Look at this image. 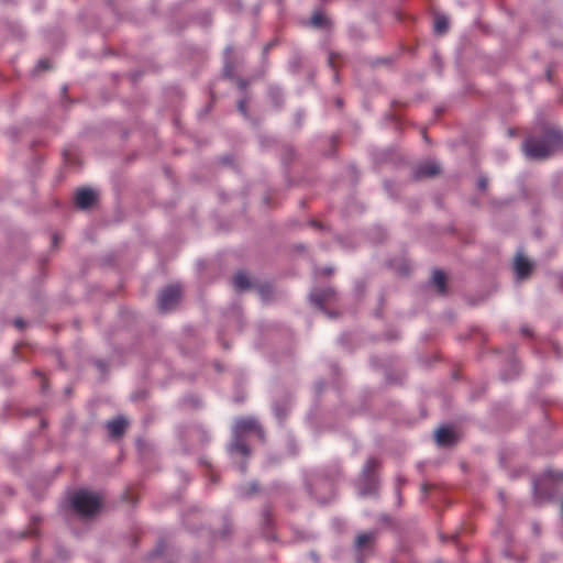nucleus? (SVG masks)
Here are the masks:
<instances>
[{"mask_svg":"<svg viewBox=\"0 0 563 563\" xmlns=\"http://www.w3.org/2000/svg\"><path fill=\"white\" fill-rule=\"evenodd\" d=\"M239 109H240V111H241L242 113H245V102H244V101H241V102L239 103Z\"/></svg>","mask_w":563,"mask_h":563,"instance_id":"obj_20","label":"nucleus"},{"mask_svg":"<svg viewBox=\"0 0 563 563\" xmlns=\"http://www.w3.org/2000/svg\"><path fill=\"white\" fill-rule=\"evenodd\" d=\"M532 269L531 263L521 253L515 258V272L518 279L527 278Z\"/></svg>","mask_w":563,"mask_h":563,"instance_id":"obj_8","label":"nucleus"},{"mask_svg":"<svg viewBox=\"0 0 563 563\" xmlns=\"http://www.w3.org/2000/svg\"><path fill=\"white\" fill-rule=\"evenodd\" d=\"M310 23L311 25L316 26V27H322L325 25L327 23V19L325 16L320 13V12H316L311 19H310Z\"/></svg>","mask_w":563,"mask_h":563,"instance_id":"obj_16","label":"nucleus"},{"mask_svg":"<svg viewBox=\"0 0 563 563\" xmlns=\"http://www.w3.org/2000/svg\"><path fill=\"white\" fill-rule=\"evenodd\" d=\"M310 298H311V300H312L317 306L321 307V306H322L323 300H325V298H327V295L324 294V295H322V296H321V295H318V294H314V292H313V294H311V295H310Z\"/></svg>","mask_w":563,"mask_h":563,"instance_id":"obj_17","label":"nucleus"},{"mask_svg":"<svg viewBox=\"0 0 563 563\" xmlns=\"http://www.w3.org/2000/svg\"><path fill=\"white\" fill-rule=\"evenodd\" d=\"M523 151L530 159H543L551 154L552 146L548 140L529 139L523 144Z\"/></svg>","mask_w":563,"mask_h":563,"instance_id":"obj_2","label":"nucleus"},{"mask_svg":"<svg viewBox=\"0 0 563 563\" xmlns=\"http://www.w3.org/2000/svg\"><path fill=\"white\" fill-rule=\"evenodd\" d=\"M38 67H41V68H43V69L48 68L47 62H46V60H41V62L38 63Z\"/></svg>","mask_w":563,"mask_h":563,"instance_id":"obj_19","label":"nucleus"},{"mask_svg":"<svg viewBox=\"0 0 563 563\" xmlns=\"http://www.w3.org/2000/svg\"><path fill=\"white\" fill-rule=\"evenodd\" d=\"M233 286L236 290H244L246 288L250 287V282H249V278L245 274L243 273H238L234 277H233Z\"/></svg>","mask_w":563,"mask_h":563,"instance_id":"obj_12","label":"nucleus"},{"mask_svg":"<svg viewBox=\"0 0 563 563\" xmlns=\"http://www.w3.org/2000/svg\"><path fill=\"white\" fill-rule=\"evenodd\" d=\"M96 198V191L86 188L79 189L75 195L76 206L80 209H86L95 202Z\"/></svg>","mask_w":563,"mask_h":563,"instance_id":"obj_6","label":"nucleus"},{"mask_svg":"<svg viewBox=\"0 0 563 563\" xmlns=\"http://www.w3.org/2000/svg\"><path fill=\"white\" fill-rule=\"evenodd\" d=\"M478 186H479L481 189L484 190L486 188V186H487L486 180L485 179H479L478 180Z\"/></svg>","mask_w":563,"mask_h":563,"instance_id":"obj_18","label":"nucleus"},{"mask_svg":"<svg viewBox=\"0 0 563 563\" xmlns=\"http://www.w3.org/2000/svg\"><path fill=\"white\" fill-rule=\"evenodd\" d=\"M435 441L440 446L451 445L455 442V433L451 428H439L435 432Z\"/></svg>","mask_w":563,"mask_h":563,"instance_id":"obj_9","label":"nucleus"},{"mask_svg":"<svg viewBox=\"0 0 563 563\" xmlns=\"http://www.w3.org/2000/svg\"><path fill=\"white\" fill-rule=\"evenodd\" d=\"M374 539L375 533L373 531L360 533L355 540L356 549L360 551L365 550L367 545L372 544Z\"/></svg>","mask_w":563,"mask_h":563,"instance_id":"obj_11","label":"nucleus"},{"mask_svg":"<svg viewBox=\"0 0 563 563\" xmlns=\"http://www.w3.org/2000/svg\"><path fill=\"white\" fill-rule=\"evenodd\" d=\"M234 435H243L246 433L254 432L260 439H263V430L257 421L253 418H243L235 421Z\"/></svg>","mask_w":563,"mask_h":563,"instance_id":"obj_5","label":"nucleus"},{"mask_svg":"<svg viewBox=\"0 0 563 563\" xmlns=\"http://www.w3.org/2000/svg\"><path fill=\"white\" fill-rule=\"evenodd\" d=\"M241 435H235L234 442L231 444V451L232 452H239L243 455L250 454V449L247 445L240 439Z\"/></svg>","mask_w":563,"mask_h":563,"instance_id":"obj_13","label":"nucleus"},{"mask_svg":"<svg viewBox=\"0 0 563 563\" xmlns=\"http://www.w3.org/2000/svg\"><path fill=\"white\" fill-rule=\"evenodd\" d=\"M241 470H242V472H245V466H244V465H242V466H241Z\"/></svg>","mask_w":563,"mask_h":563,"instance_id":"obj_21","label":"nucleus"},{"mask_svg":"<svg viewBox=\"0 0 563 563\" xmlns=\"http://www.w3.org/2000/svg\"><path fill=\"white\" fill-rule=\"evenodd\" d=\"M70 503L80 516L90 517L100 510L102 498L98 493L80 489L73 494Z\"/></svg>","mask_w":563,"mask_h":563,"instance_id":"obj_1","label":"nucleus"},{"mask_svg":"<svg viewBox=\"0 0 563 563\" xmlns=\"http://www.w3.org/2000/svg\"><path fill=\"white\" fill-rule=\"evenodd\" d=\"M128 426V422L124 418H117V419H113V420H110L108 423H107V429L109 431V434L111 437H120L123 434L125 428Z\"/></svg>","mask_w":563,"mask_h":563,"instance_id":"obj_10","label":"nucleus"},{"mask_svg":"<svg viewBox=\"0 0 563 563\" xmlns=\"http://www.w3.org/2000/svg\"><path fill=\"white\" fill-rule=\"evenodd\" d=\"M440 172V166L434 161H427L420 164L415 170L416 178L432 177Z\"/></svg>","mask_w":563,"mask_h":563,"instance_id":"obj_7","label":"nucleus"},{"mask_svg":"<svg viewBox=\"0 0 563 563\" xmlns=\"http://www.w3.org/2000/svg\"><path fill=\"white\" fill-rule=\"evenodd\" d=\"M181 290L179 286L172 285L166 287L159 295L158 307L162 311L173 309L180 300Z\"/></svg>","mask_w":563,"mask_h":563,"instance_id":"obj_4","label":"nucleus"},{"mask_svg":"<svg viewBox=\"0 0 563 563\" xmlns=\"http://www.w3.org/2000/svg\"><path fill=\"white\" fill-rule=\"evenodd\" d=\"M449 29V21L444 15H438L434 20V32L443 34Z\"/></svg>","mask_w":563,"mask_h":563,"instance_id":"obj_14","label":"nucleus"},{"mask_svg":"<svg viewBox=\"0 0 563 563\" xmlns=\"http://www.w3.org/2000/svg\"><path fill=\"white\" fill-rule=\"evenodd\" d=\"M377 465L378 463L375 459H369L366 462L358 482V489L361 495H369L374 489L375 481L372 473L377 467Z\"/></svg>","mask_w":563,"mask_h":563,"instance_id":"obj_3","label":"nucleus"},{"mask_svg":"<svg viewBox=\"0 0 563 563\" xmlns=\"http://www.w3.org/2000/svg\"><path fill=\"white\" fill-rule=\"evenodd\" d=\"M433 284L438 287L440 292L445 291V275L441 271H435L432 275Z\"/></svg>","mask_w":563,"mask_h":563,"instance_id":"obj_15","label":"nucleus"}]
</instances>
